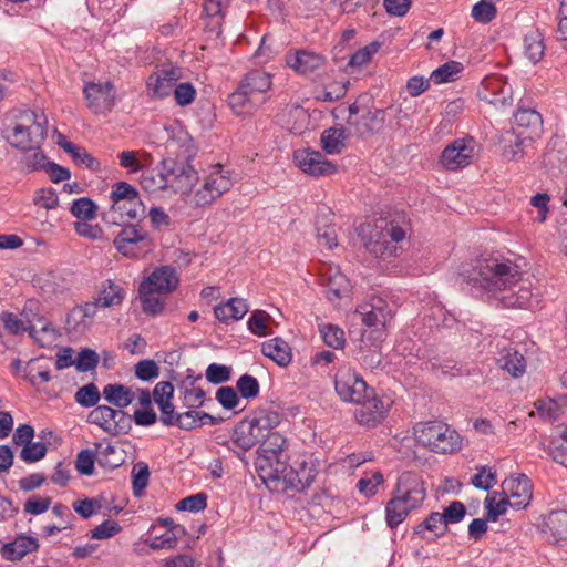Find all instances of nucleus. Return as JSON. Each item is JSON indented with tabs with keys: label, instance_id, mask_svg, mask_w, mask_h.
<instances>
[{
	"label": "nucleus",
	"instance_id": "nucleus-1",
	"mask_svg": "<svg viewBox=\"0 0 567 567\" xmlns=\"http://www.w3.org/2000/svg\"><path fill=\"white\" fill-rule=\"evenodd\" d=\"M468 282L496 307L527 308L532 301L529 282L523 279L519 266L508 259L477 260Z\"/></svg>",
	"mask_w": 567,
	"mask_h": 567
},
{
	"label": "nucleus",
	"instance_id": "nucleus-2",
	"mask_svg": "<svg viewBox=\"0 0 567 567\" xmlns=\"http://www.w3.org/2000/svg\"><path fill=\"white\" fill-rule=\"evenodd\" d=\"M426 497L422 476L405 471L398 477L391 498L385 504V520L390 528L398 527L408 515L421 507Z\"/></svg>",
	"mask_w": 567,
	"mask_h": 567
},
{
	"label": "nucleus",
	"instance_id": "nucleus-3",
	"mask_svg": "<svg viewBox=\"0 0 567 567\" xmlns=\"http://www.w3.org/2000/svg\"><path fill=\"white\" fill-rule=\"evenodd\" d=\"M48 120L42 112L19 111L3 132L7 142L14 148L31 152L39 150L48 133Z\"/></svg>",
	"mask_w": 567,
	"mask_h": 567
},
{
	"label": "nucleus",
	"instance_id": "nucleus-4",
	"mask_svg": "<svg viewBox=\"0 0 567 567\" xmlns=\"http://www.w3.org/2000/svg\"><path fill=\"white\" fill-rule=\"evenodd\" d=\"M272 85L271 75L262 70L247 73L228 96V104L237 115L250 114L267 100Z\"/></svg>",
	"mask_w": 567,
	"mask_h": 567
},
{
	"label": "nucleus",
	"instance_id": "nucleus-5",
	"mask_svg": "<svg viewBox=\"0 0 567 567\" xmlns=\"http://www.w3.org/2000/svg\"><path fill=\"white\" fill-rule=\"evenodd\" d=\"M358 234L365 249L374 257L394 255L396 251L395 244L405 237L403 228L382 218L373 223L361 224Z\"/></svg>",
	"mask_w": 567,
	"mask_h": 567
},
{
	"label": "nucleus",
	"instance_id": "nucleus-6",
	"mask_svg": "<svg viewBox=\"0 0 567 567\" xmlns=\"http://www.w3.org/2000/svg\"><path fill=\"white\" fill-rule=\"evenodd\" d=\"M417 444L437 454H451L462 449L463 440L455 429L442 421L419 422L413 426Z\"/></svg>",
	"mask_w": 567,
	"mask_h": 567
},
{
	"label": "nucleus",
	"instance_id": "nucleus-7",
	"mask_svg": "<svg viewBox=\"0 0 567 567\" xmlns=\"http://www.w3.org/2000/svg\"><path fill=\"white\" fill-rule=\"evenodd\" d=\"M262 444L258 449L255 462L256 471L259 477L265 482H275L286 478V463L280 460L286 439L278 432H272L261 440Z\"/></svg>",
	"mask_w": 567,
	"mask_h": 567
},
{
	"label": "nucleus",
	"instance_id": "nucleus-8",
	"mask_svg": "<svg viewBox=\"0 0 567 567\" xmlns=\"http://www.w3.org/2000/svg\"><path fill=\"white\" fill-rule=\"evenodd\" d=\"M234 186L230 169L221 164H215L204 171L200 186L192 195L189 203L195 207L210 206L214 202L229 192Z\"/></svg>",
	"mask_w": 567,
	"mask_h": 567
},
{
	"label": "nucleus",
	"instance_id": "nucleus-9",
	"mask_svg": "<svg viewBox=\"0 0 567 567\" xmlns=\"http://www.w3.org/2000/svg\"><path fill=\"white\" fill-rule=\"evenodd\" d=\"M115 249L127 258L140 259L150 254L154 243L148 231L140 225L124 226L113 240Z\"/></svg>",
	"mask_w": 567,
	"mask_h": 567
},
{
	"label": "nucleus",
	"instance_id": "nucleus-10",
	"mask_svg": "<svg viewBox=\"0 0 567 567\" xmlns=\"http://www.w3.org/2000/svg\"><path fill=\"white\" fill-rule=\"evenodd\" d=\"M111 207L103 214V220L107 224L118 225L116 212L130 205L128 213L132 216H142L145 207L135 187L126 182L113 184L110 194Z\"/></svg>",
	"mask_w": 567,
	"mask_h": 567
},
{
	"label": "nucleus",
	"instance_id": "nucleus-11",
	"mask_svg": "<svg viewBox=\"0 0 567 567\" xmlns=\"http://www.w3.org/2000/svg\"><path fill=\"white\" fill-rule=\"evenodd\" d=\"M165 166L168 182V189L188 196L192 199L193 188L198 182L197 171L189 164V161H178L173 157H165Z\"/></svg>",
	"mask_w": 567,
	"mask_h": 567
},
{
	"label": "nucleus",
	"instance_id": "nucleus-12",
	"mask_svg": "<svg viewBox=\"0 0 567 567\" xmlns=\"http://www.w3.org/2000/svg\"><path fill=\"white\" fill-rule=\"evenodd\" d=\"M334 389L342 401L354 404L364 402L370 393L365 381L349 365L338 369Z\"/></svg>",
	"mask_w": 567,
	"mask_h": 567
},
{
	"label": "nucleus",
	"instance_id": "nucleus-13",
	"mask_svg": "<svg viewBox=\"0 0 567 567\" xmlns=\"http://www.w3.org/2000/svg\"><path fill=\"white\" fill-rule=\"evenodd\" d=\"M38 309L35 300H28L24 305L22 316L28 321V332L30 338L42 348L53 347L59 338V331L43 317L33 313Z\"/></svg>",
	"mask_w": 567,
	"mask_h": 567
},
{
	"label": "nucleus",
	"instance_id": "nucleus-14",
	"mask_svg": "<svg viewBox=\"0 0 567 567\" xmlns=\"http://www.w3.org/2000/svg\"><path fill=\"white\" fill-rule=\"evenodd\" d=\"M477 152L478 146L473 137L457 138L443 150L441 164L449 171L462 169L472 164Z\"/></svg>",
	"mask_w": 567,
	"mask_h": 567
},
{
	"label": "nucleus",
	"instance_id": "nucleus-15",
	"mask_svg": "<svg viewBox=\"0 0 567 567\" xmlns=\"http://www.w3.org/2000/svg\"><path fill=\"white\" fill-rule=\"evenodd\" d=\"M83 94L87 107L96 115H106L115 106L116 90L111 81L86 82Z\"/></svg>",
	"mask_w": 567,
	"mask_h": 567
},
{
	"label": "nucleus",
	"instance_id": "nucleus-16",
	"mask_svg": "<svg viewBox=\"0 0 567 567\" xmlns=\"http://www.w3.org/2000/svg\"><path fill=\"white\" fill-rule=\"evenodd\" d=\"M165 151L167 156L178 161H190L196 154V146L192 136L181 123L175 122L167 127Z\"/></svg>",
	"mask_w": 567,
	"mask_h": 567
},
{
	"label": "nucleus",
	"instance_id": "nucleus-17",
	"mask_svg": "<svg viewBox=\"0 0 567 567\" xmlns=\"http://www.w3.org/2000/svg\"><path fill=\"white\" fill-rule=\"evenodd\" d=\"M295 165L305 174L320 177L328 176L337 172V166L326 156L315 150L298 148L292 154Z\"/></svg>",
	"mask_w": 567,
	"mask_h": 567
},
{
	"label": "nucleus",
	"instance_id": "nucleus-18",
	"mask_svg": "<svg viewBox=\"0 0 567 567\" xmlns=\"http://www.w3.org/2000/svg\"><path fill=\"white\" fill-rule=\"evenodd\" d=\"M361 321L369 328H384L394 316V308L385 299L373 296L357 308Z\"/></svg>",
	"mask_w": 567,
	"mask_h": 567
},
{
	"label": "nucleus",
	"instance_id": "nucleus-19",
	"mask_svg": "<svg viewBox=\"0 0 567 567\" xmlns=\"http://www.w3.org/2000/svg\"><path fill=\"white\" fill-rule=\"evenodd\" d=\"M182 79V69L167 65L155 70L146 80V89L150 96L165 99L169 96L173 87Z\"/></svg>",
	"mask_w": 567,
	"mask_h": 567
},
{
	"label": "nucleus",
	"instance_id": "nucleus-20",
	"mask_svg": "<svg viewBox=\"0 0 567 567\" xmlns=\"http://www.w3.org/2000/svg\"><path fill=\"white\" fill-rule=\"evenodd\" d=\"M87 421L100 426L111 435H117L127 426L128 416L122 410H115L107 405H97L89 413Z\"/></svg>",
	"mask_w": 567,
	"mask_h": 567
},
{
	"label": "nucleus",
	"instance_id": "nucleus-21",
	"mask_svg": "<svg viewBox=\"0 0 567 567\" xmlns=\"http://www.w3.org/2000/svg\"><path fill=\"white\" fill-rule=\"evenodd\" d=\"M502 491L511 501V506L516 508L526 507L533 497L530 480L525 474H517L506 478L502 483Z\"/></svg>",
	"mask_w": 567,
	"mask_h": 567
},
{
	"label": "nucleus",
	"instance_id": "nucleus-22",
	"mask_svg": "<svg viewBox=\"0 0 567 567\" xmlns=\"http://www.w3.org/2000/svg\"><path fill=\"white\" fill-rule=\"evenodd\" d=\"M371 392L368 394L364 402L357 403L360 408L357 409L354 414L358 423L367 427H372L379 424L389 411L388 403H384L379 398L371 396Z\"/></svg>",
	"mask_w": 567,
	"mask_h": 567
},
{
	"label": "nucleus",
	"instance_id": "nucleus-23",
	"mask_svg": "<svg viewBox=\"0 0 567 567\" xmlns=\"http://www.w3.org/2000/svg\"><path fill=\"white\" fill-rule=\"evenodd\" d=\"M482 97L494 105L511 104L513 100L512 86L503 76H487L482 82Z\"/></svg>",
	"mask_w": 567,
	"mask_h": 567
},
{
	"label": "nucleus",
	"instance_id": "nucleus-24",
	"mask_svg": "<svg viewBox=\"0 0 567 567\" xmlns=\"http://www.w3.org/2000/svg\"><path fill=\"white\" fill-rule=\"evenodd\" d=\"M179 277L172 266H162L156 268L145 278L141 286L158 293H169L177 288Z\"/></svg>",
	"mask_w": 567,
	"mask_h": 567
},
{
	"label": "nucleus",
	"instance_id": "nucleus-25",
	"mask_svg": "<svg viewBox=\"0 0 567 567\" xmlns=\"http://www.w3.org/2000/svg\"><path fill=\"white\" fill-rule=\"evenodd\" d=\"M326 59L318 53L299 50L295 52H288L286 54V63L295 72L301 75H308L324 65Z\"/></svg>",
	"mask_w": 567,
	"mask_h": 567
},
{
	"label": "nucleus",
	"instance_id": "nucleus-26",
	"mask_svg": "<svg viewBox=\"0 0 567 567\" xmlns=\"http://www.w3.org/2000/svg\"><path fill=\"white\" fill-rule=\"evenodd\" d=\"M326 296L330 301L344 297L350 291L348 278L336 266H327L321 272Z\"/></svg>",
	"mask_w": 567,
	"mask_h": 567
},
{
	"label": "nucleus",
	"instance_id": "nucleus-27",
	"mask_svg": "<svg viewBox=\"0 0 567 567\" xmlns=\"http://www.w3.org/2000/svg\"><path fill=\"white\" fill-rule=\"evenodd\" d=\"M514 124L518 136L533 140L542 132L543 117L533 109L520 107L514 115Z\"/></svg>",
	"mask_w": 567,
	"mask_h": 567
},
{
	"label": "nucleus",
	"instance_id": "nucleus-28",
	"mask_svg": "<svg viewBox=\"0 0 567 567\" xmlns=\"http://www.w3.org/2000/svg\"><path fill=\"white\" fill-rule=\"evenodd\" d=\"M249 311V306L246 299L230 298L226 302H221L214 307L215 318L225 324L234 321H239Z\"/></svg>",
	"mask_w": 567,
	"mask_h": 567
},
{
	"label": "nucleus",
	"instance_id": "nucleus-29",
	"mask_svg": "<svg viewBox=\"0 0 567 567\" xmlns=\"http://www.w3.org/2000/svg\"><path fill=\"white\" fill-rule=\"evenodd\" d=\"M171 519H159L151 527V536L145 543L152 549L173 548L176 545V534L172 527Z\"/></svg>",
	"mask_w": 567,
	"mask_h": 567
},
{
	"label": "nucleus",
	"instance_id": "nucleus-30",
	"mask_svg": "<svg viewBox=\"0 0 567 567\" xmlns=\"http://www.w3.org/2000/svg\"><path fill=\"white\" fill-rule=\"evenodd\" d=\"M259 442H261V433H257L248 420L239 422L230 437V443L243 452L249 451Z\"/></svg>",
	"mask_w": 567,
	"mask_h": 567
},
{
	"label": "nucleus",
	"instance_id": "nucleus-31",
	"mask_svg": "<svg viewBox=\"0 0 567 567\" xmlns=\"http://www.w3.org/2000/svg\"><path fill=\"white\" fill-rule=\"evenodd\" d=\"M125 289L115 281L106 279L102 282L97 296L95 297V305L100 308H111L120 306L125 299Z\"/></svg>",
	"mask_w": 567,
	"mask_h": 567
},
{
	"label": "nucleus",
	"instance_id": "nucleus-32",
	"mask_svg": "<svg viewBox=\"0 0 567 567\" xmlns=\"http://www.w3.org/2000/svg\"><path fill=\"white\" fill-rule=\"evenodd\" d=\"M247 420L257 433H261L262 440L266 435L275 432L274 429H276L281 422V414L274 410L260 409L255 411Z\"/></svg>",
	"mask_w": 567,
	"mask_h": 567
},
{
	"label": "nucleus",
	"instance_id": "nucleus-33",
	"mask_svg": "<svg viewBox=\"0 0 567 567\" xmlns=\"http://www.w3.org/2000/svg\"><path fill=\"white\" fill-rule=\"evenodd\" d=\"M261 352L280 367L291 362L292 354L289 344L281 338L270 339L261 344Z\"/></svg>",
	"mask_w": 567,
	"mask_h": 567
},
{
	"label": "nucleus",
	"instance_id": "nucleus-34",
	"mask_svg": "<svg viewBox=\"0 0 567 567\" xmlns=\"http://www.w3.org/2000/svg\"><path fill=\"white\" fill-rule=\"evenodd\" d=\"M538 415L544 420H556L567 412V398H545L535 402Z\"/></svg>",
	"mask_w": 567,
	"mask_h": 567
},
{
	"label": "nucleus",
	"instance_id": "nucleus-35",
	"mask_svg": "<svg viewBox=\"0 0 567 567\" xmlns=\"http://www.w3.org/2000/svg\"><path fill=\"white\" fill-rule=\"evenodd\" d=\"M38 547L37 538L21 535L4 546V555L10 560H20L27 554L35 551Z\"/></svg>",
	"mask_w": 567,
	"mask_h": 567
},
{
	"label": "nucleus",
	"instance_id": "nucleus-36",
	"mask_svg": "<svg viewBox=\"0 0 567 567\" xmlns=\"http://www.w3.org/2000/svg\"><path fill=\"white\" fill-rule=\"evenodd\" d=\"M140 184L142 188L150 194L168 189L165 158L162 159L158 172H144L141 176Z\"/></svg>",
	"mask_w": 567,
	"mask_h": 567
},
{
	"label": "nucleus",
	"instance_id": "nucleus-37",
	"mask_svg": "<svg viewBox=\"0 0 567 567\" xmlns=\"http://www.w3.org/2000/svg\"><path fill=\"white\" fill-rule=\"evenodd\" d=\"M544 528L555 542L567 539V511H551L546 516Z\"/></svg>",
	"mask_w": 567,
	"mask_h": 567
},
{
	"label": "nucleus",
	"instance_id": "nucleus-38",
	"mask_svg": "<svg viewBox=\"0 0 567 567\" xmlns=\"http://www.w3.org/2000/svg\"><path fill=\"white\" fill-rule=\"evenodd\" d=\"M446 530V525L442 514L439 512L431 513L422 523H420L414 532L424 539H433L442 536Z\"/></svg>",
	"mask_w": 567,
	"mask_h": 567
},
{
	"label": "nucleus",
	"instance_id": "nucleus-39",
	"mask_svg": "<svg viewBox=\"0 0 567 567\" xmlns=\"http://www.w3.org/2000/svg\"><path fill=\"white\" fill-rule=\"evenodd\" d=\"M35 282L47 297L58 296L66 289L65 280L56 272L50 271L37 277Z\"/></svg>",
	"mask_w": 567,
	"mask_h": 567
},
{
	"label": "nucleus",
	"instance_id": "nucleus-40",
	"mask_svg": "<svg viewBox=\"0 0 567 567\" xmlns=\"http://www.w3.org/2000/svg\"><path fill=\"white\" fill-rule=\"evenodd\" d=\"M463 71L464 66L461 62L451 60L433 70L430 80L434 84L453 82L458 79Z\"/></svg>",
	"mask_w": 567,
	"mask_h": 567
},
{
	"label": "nucleus",
	"instance_id": "nucleus-41",
	"mask_svg": "<svg viewBox=\"0 0 567 567\" xmlns=\"http://www.w3.org/2000/svg\"><path fill=\"white\" fill-rule=\"evenodd\" d=\"M103 396L109 403L120 408L118 410L126 408L134 400V395L131 390L122 384L105 385L103 389Z\"/></svg>",
	"mask_w": 567,
	"mask_h": 567
},
{
	"label": "nucleus",
	"instance_id": "nucleus-42",
	"mask_svg": "<svg viewBox=\"0 0 567 567\" xmlns=\"http://www.w3.org/2000/svg\"><path fill=\"white\" fill-rule=\"evenodd\" d=\"M545 45L543 34L533 29L524 37V52L525 55L533 62L537 63L544 55Z\"/></svg>",
	"mask_w": 567,
	"mask_h": 567
},
{
	"label": "nucleus",
	"instance_id": "nucleus-43",
	"mask_svg": "<svg viewBox=\"0 0 567 567\" xmlns=\"http://www.w3.org/2000/svg\"><path fill=\"white\" fill-rule=\"evenodd\" d=\"M63 151L66 152L76 165H82L93 172L101 171V163L92 156L84 147L73 143H65Z\"/></svg>",
	"mask_w": 567,
	"mask_h": 567
},
{
	"label": "nucleus",
	"instance_id": "nucleus-44",
	"mask_svg": "<svg viewBox=\"0 0 567 567\" xmlns=\"http://www.w3.org/2000/svg\"><path fill=\"white\" fill-rule=\"evenodd\" d=\"M499 364L502 369L506 370L515 378L523 375L526 371V361L524 355L513 349L504 351L499 359Z\"/></svg>",
	"mask_w": 567,
	"mask_h": 567
},
{
	"label": "nucleus",
	"instance_id": "nucleus-45",
	"mask_svg": "<svg viewBox=\"0 0 567 567\" xmlns=\"http://www.w3.org/2000/svg\"><path fill=\"white\" fill-rule=\"evenodd\" d=\"M96 461L100 466L105 468H116L123 463V458L116 447L111 443L95 444Z\"/></svg>",
	"mask_w": 567,
	"mask_h": 567
},
{
	"label": "nucleus",
	"instance_id": "nucleus-46",
	"mask_svg": "<svg viewBox=\"0 0 567 567\" xmlns=\"http://www.w3.org/2000/svg\"><path fill=\"white\" fill-rule=\"evenodd\" d=\"M346 134L343 128L331 127L324 130L321 134L322 148L328 154H338L344 146Z\"/></svg>",
	"mask_w": 567,
	"mask_h": 567
},
{
	"label": "nucleus",
	"instance_id": "nucleus-47",
	"mask_svg": "<svg viewBox=\"0 0 567 567\" xmlns=\"http://www.w3.org/2000/svg\"><path fill=\"white\" fill-rule=\"evenodd\" d=\"M384 483V476L380 471L364 472V475L357 482L358 492L370 498L378 493V487Z\"/></svg>",
	"mask_w": 567,
	"mask_h": 567
},
{
	"label": "nucleus",
	"instance_id": "nucleus-48",
	"mask_svg": "<svg viewBox=\"0 0 567 567\" xmlns=\"http://www.w3.org/2000/svg\"><path fill=\"white\" fill-rule=\"evenodd\" d=\"M181 393L183 406L189 410L202 408L206 401L205 391L199 386H194V381L190 382V386L185 382L181 388Z\"/></svg>",
	"mask_w": 567,
	"mask_h": 567
},
{
	"label": "nucleus",
	"instance_id": "nucleus-49",
	"mask_svg": "<svg viewBox=\"0 0 567 567\" xmlns=\"http://www.w3.org/2000/svg\"><path fill=\"white\" fill-rule=\"evenodd\" d=\"M138 295L142 309L145 313L156 316L163 311L164 300L158 296V292H155L151 289H145L140 285Z\"/></svg>",
	"mask_w": 567,
	"mask_h": 567
},
{
	"label": "nucleus",
	"instance_id": "nucleus-50",
	"mask_svg": "<svg viewBox=\"0 0 567 567\" xmlns=\"http://www.w3.org/2000/svg\"><path fill=\"white\" fill-rule=\"evenodd\" d=\"M485 508L487 511V519L495 522L501 515L505 514L507 506H511V501L503 494L497 492L488 494L485 498Z\"/></svg>",
	"mask_w": 567,
	"mask_h": 567
},
{
	"label": "nucleus",
	"instance_id": "nucleus-51",
	"mask_svg": "<svg viewBox=\"0 0 567 567\" xmlns=\"http://www.w3.org/2000/svg\"><path fill=\"white\" fill-rule=\"evenodd\" d=\"M70 212L78 220L94 219L97 215V206L91 198L81 197L72 202Z\"/></svg>",
	"mask_w": 567,
	"mask_h": 567
},
{
	"label": "nucleus",
	"instance_id": "nucleus-52",
	"mask_svg": "<svg viewBox=\"0 0 567 567\" xmlns=\"http://www.w3.org/2000/svg\"><path fill=\"white\" fill-rule=\"evenodd\" d=\"M323 342L333 349H340L346 343L344 332L334 324H322L319 328Z\"/></svg>",
	"mask_w": 567,
	"mask_h": 567
},
{
	"label": "nucleus",
	"instance_id": "nucleus-53",
	"mask_svg": "<svg viewBox=\"0 0 567 567\" xmlns=\"http://www.w3.org/2000/svg\"><path fill=\"white\" fill-rule=\"evenodd\" d=\"M270 319V316L266 311L255 310L247 321V328L252 334L265 337L268 334V323Z\"/></svg>",
	"mask_w": 567,
	"mask_h": 567
},
{
	"label": "nucleus",
	"instance_id": "nucleus-54",
	"mask_svg": "<svg viewBox=\"0 0 567 567\" xmlns=\"http://www.w3.org/2000/svg\"><path fill=\"white\" fill-rule=\"evenodd\" d=\"M150 470L146 463L140 462L132 470V488L136 496H140L148 484Z\"/></svg>",
	"mask_w": 567,
	"mask_h": 567
},
{
	"label": "nucleus",
	"instance_id": "nucleus-55",
	"mask_svg": "<svg viewBox=\"0 0 567 567\" xmlns=\"http://www.w3.org/2000/svg\"><path fill=\"white\" fill-rule=\"evenodd\" d=\"M380 43L373 41L368 45L357 50L350 58L349 65L354 68H361L369 63L372 56L380 50Z\"/></svg>",
	"mask_w": 567,
	"mask_h": 567
},
{
	"label": "nucleus",
	"instance_id": "nucleus-56",
	"mask_svg": "<svg viewBox=\"0 0 567 567\" xmlns=\"http://www.w3.org/2000/svg\"><path fill=\"white\" fill-rule=\"evenodd\" d=\"M471 483L480 489L488 491L496 483V472L492 467L481 466L477 468V473L471 478Z\"/></svg>",
	"mask_w": 567,
	"mask_h": 567
},
{
	"label": "nucleus",
	"instance_id": "nucleus-57",
	"mask_svg": "<svg viewBox=\"0 0 567 567\" xmlns=\"http://www.w3.org/2000/svg\"><path fill=\"white\" fill-rule=\"evenodd\" d=\"M348 90V83L334 82L319 90L316 99L322 102H334L343 97Z\"/></svg>",
	"mask_w": 567,
	"mask_h": 567
},
{
	"label": "nucleus",
	"instance_id": "nucleus-58",
	"mask_svg": "<svg viewBox=\"0 0 567 567\" xmlns=\"http://www.w3.org/2000/svg\"><path fill=\"white\" fill-rule=\"evenodd\" d=\"M33 204L47 210L54 209L59 205V197L53 188H41L34 193Z\"/></svg>",
	"mask_w": 567,
	"mask_h": 567
},
{
	"label": "nucleus",
	"instance_id": "nucleus-59",
	"mask_svg": "<svg viewBox=\"0 0 567 567\" xmlns=\"http://www.w3.org/2000/svg\"><path fill=\"white\" fill-rule=\"evenodd\" d=\"M207 506V496L204 493H197L195 495H190L182 498L176 504L177 511H187L192 513H197L205 509Z\"/></svg>",
	"mask_w": 567,
	"mask_h": 567
},
{
	"label": "nucleus",
	"instance_id": "nucleus-60",
	"mask_svg": "<svg viewBox=\"0 0 567 567\" xmlns=\"http://www.w3.org/2000/svg\"><path fill=\"white\" fill-rule=\"evenodd\" d=\"M196 89L189 82L176 83L174 86V100L178 106H187L195 101Z\"/></svg>",
	"mask_w": 567,
	"mask_h": 567
},
{
	"label": "nucleus",
	"instance_id": "nucleus-61",
	"mask_svg": "<svg viewBox=\"0 0 567 567\" xmlns=\"http://www.w3.org/2000/svg\"><path fill=\"white\" fill-rule=\"evenodd\" d=\"M35 363L37 360L32 359L25 364L23 379L28 380L32 385L50 381V371L47 368L35 367Z\"/></svg>",
	"mask_w": 567,
	"mask_h": 567
},
{
	"label": "nucleus",
	"instance_id": "nucleus-62",
	"mask_svg": "<svg viewBox=\"0 0 567 567\" xmlns=\"http://www.w3.org/2000/svg\"><path fill=\"white\" fill-rule=\"evenodd\" d=\"M96 458V452L89 449L82 450L78 453L75 458V470L81 475L90 476L94 472V461Z\"/></svg>",
	"mask_w": 567,
	"mask_h": 567
},
{
	"label": "nucleus",
	"instance_id": "nucleus-63",
	"mask_svg": "<svg viewBox=\"0 0 567 567\" xmlns=\"http://www.w3.org/2000/svg\"><path fill=\"white\" fill-rule=\"evenodd\" d=\"M236 388L244 399H254L259 393V383L250 374L241 375L236 383Z\"/></svg>",
	"mask_w": 567,
	"mask_h": 567
},
{
	"label": "nucleus",
	"instance_id": "nucleus-64",
	"mask_svg": "<svg viewBox=\"0 0 567 567\" xmlns=\"http://www.w3.org/2000/svg\"><path fill=\"white\" fill-rule=\"evenodd\" d=\"M563 443L556 445L554 442L548 446V454L556 463L567 467V426L560 434Z\"/></svg>",
	"mask_w": 567,
	"mask_h": 567
}]
</instances>
